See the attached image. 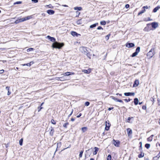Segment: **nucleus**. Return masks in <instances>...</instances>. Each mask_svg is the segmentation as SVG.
I'll use <instances>...</instances> for the list:
<instances>
[{"label": "nucleus", "instance_id": "f257e3e1", "mask_svg": "<svg viewBox=\"0 0 160 160\" xmlns=\"http://www.w3.org/2000/svg\"><path fill=\"white\" fill-rule=\"evenodd\" d=\"M47 38L52 42H54L52 45V47L54 48H58L60 49L64 45V44L63 43H59L55 41V39L53 38L50 37L49 36H48Z\"/></svg>", "mask_w": 160, "mask_h": 160}, {"label": "nucleus", "instance_id": "f03ea898", "mask_svg": "<svg viewBox=\"0 0 160 160\" xmlns=\"http://www.w3.org/2000/svg\"><path fill=\"white\" fill-rule=\"evenodd\" d=\"M154 48H152L147 53V56L149 58H152L154 54Z\"/></svg>", "mask_w": 160, "mask_h": 160}, {"label": "nucleus", "instance_id": "7ed1b4c3", "mask_svg": "<svg viewBox=\"0 0 160 160\" xmlns=\"http://www.w3.org/2000/svg\"><path fill=\"white\" fill-rule=\"evenodd\" d=\"M151 25L154 29H156L158 26V23L156 22H154L148 24H147V26L148 27H149V26Z\"/></svg>", "mask_w": 160, "mask_h": 160}, {"label": "nucleus", "instance_id": "20e7f679", "mask_svg": "<svg viewBox=\"0 0 160 160\" xmlns=\"http://www.w3.org/2000/svg\"><path fill=\"white\" fill-rule=\"evenodd\" d=\"M80 50L81 52L84 53V54H86V53L88 52V51L87 50V48L86 47H82L80 48Z\"/></svg>", "mask_w": 160, "mask_h": 160}, {"label": "nucleus", "instance_id": "39448f33", "mask_svg": "<svg viewBox=\"0 0 160 160\" xmlns=\"http://www.w3.org/2000/svg\"><path fill=\"white\" fill-rule=\"evenodd\" d=\"M113 143L117 147H119L120 144V142L119 141L115 140L113 139Z\"/></svg>", "mask_w": 160, "mask_h": 160}, {"label": "nucleus", "instance_id": "423d86ee", "mask_svg": "<svg viewBox=\"0 0 160 160\" xmlns=\"http://www.w3.org/2000/svg\"><path fill=\"white\" fill-rule=\"evenodd\" d=\"M74 74V73L73 72H67L64 73L63 74H61V75L64 76H69L71 75H73Z\"/></svg>", "mask_w": 160, "mask_h": 160}, {"label": "nucleus", "instance_id": "0eeeda50", "mask_svg": "<svg viewBox=\"0 0 160 160\" xmlns=\"http://www.w3.org/2000/svg\"><path fill=\"white\" fill-rule=\"evenodd\" d=\"M134 44L132 43H127L126 45V47L128 48H132L134 47Z\"/></svg>", "mask_w": 160, "mask_h": 160}, {"label": "nucleus", "instance_id": "6e6552de", "mask_svg": "<svg viewBox=\"0 0 160 160\" xmlns=\"http://www.w3.org/2000/svg\"><path fill=\"white\" fill-rule=\"evenodd\" d=\"M127 132L128 134V136L131 135L132 133V130L130 128H128L127 129Z\"/></svg>", "mask_w": 160, "mask_h": 160}, {"label": "nucleus", "instance_id": "1a4fd4ad", "mask_svg": "<svg viewBox=\"0 0 160 160\" xmlns=\"http://www.w3.org/2000/svg\"><path fill=\"white\" fill-rule=\"evenodd\" d=\"M139 84V81L138 80H136L134 81V83L133 85V87H136L138 86Z\"/></svg>", "mask_w": 160, "mask_h": 160}, {"label": "nucleus", "instance_id": "9d476101", "mask_svg": "<svg viewBox=\"0 0 160 160\" xmlns=\"http://www.w3.org/2000/svg\"><path fill=\"white\" fill-rule=\"evenodd\" d=\"M135 94L134 92H125L124 93V95L125 96H134Z\"/></svg>", "mask_w": 160, "mask_h": 160}, {"label": "nucleus", "instance_id": "9b49d317", "mask_svg": "<svg viewBox=\"0 0 160 160\" xmlns=\"http://www.w3.org/2000/svg\"><path fill=\"white\" fill-rule=\"evenodd\" d=\"M71 35L73 36H76L78 37L79 35H80V34H78L76 32L74 31L71 32Z\"/></svg>", "mask_w": 160, "mask_h": 160}, {"label": "nucleus", "instance_id": "f8f14e48", "mask_svg": "<svg viewBox=\"0 0 160 160\" xmlns=\"http://www.w3.org/2000/svg\"><path fill=\"white\" fill-rule=\"evenodd\" d=\"M47 12L49 15H52L54 14L55 12L52 10H48L47 11Z\"/></svg>", "mask_w": 160, "mask_h": 160}, {"label": "nucleus", "instance_id": "ddd939ff", "mask_svg": "<svg viewBox=\"0 0 160 160\" xmlns=\"http://www.w3.org/2000/svg\"><path fill=\"white\" fill-rule=\"evenodd\" d=\"M82 72L87 74H89L91 72V69H88V70H82Z\"/></svg>", "mask_w": 160, "mask_h": 160}, {"label": "nucleus", "instance_id": "4468645a", "mask_svg": "<svg viewBox=\"0 0 160 160\" xmlns=\"http://www.w3.org/2000/svg\"><path fill=\"white\" fill-rule=\"evenodd\" d=\"M160 9V6H158L157 7H155L153 10V12H156L158 10Z\"/></svg>", "mask_w": 160, "mask_h": 160}, {"label": "nucleus", "instance_id": "2eb2a0df", "mask_svg": "<svg viewBox=\"0 0 160 160\" xmlns=\"http://www.w3.org/2000/svg\"><path fill=\"white\" fill-rule=\"evenodd\" d=\"M154 136L153 135H151L147 139V140L148 141L151 142L152 141L153 139V138Z\"/></svg>", "mask_w": 160, "mask_h": 160}, {"label": "nucleus", "instance_id": "dca6fc26", "mask_svg": "<svg viewBox=\"0 0 160 160\" xmlns=\"http://www.w3.org/2000/svg\"><path fill=\"white\" fill-rule=\"evenodd\" d=\"M74 9L76 10L81 11L82 10V8L79 7H75L74 8Z\"/></svg>", "mask_w": 160, "mask_h": 160}, {"label": "nucleus", "instance_id": "f3484780", "mask_svg": "<svg viewBox=\"0 0 160 160\" xmlns=\"http://www.w3.org/2000/svg\"><path fill=\"white\" fill-rule=\"evenodd\" d=\"M94 148L95 149V151L93 152V154L94 155H96L97 154V152L98 150V148L97 147H95Z\"/></svg>", "mask_w": 160, "mask_h": 160}, {"label": "nucleus", "instance_id": "a211bd4d", "mask_svg": "<svg viewBox=\"0 0 160 160\" xmlns=\"http://www.w3.org/2000/svg\"><path fill=\"white\" fill-rule=\"evenodd\" d=\"M98 23H95L93 24L92 25L90 26V28H92L94 27H95L96 26L98 25Z\"/></svg>", "mask_w": 160, "mask_h": 160}, {"label": "nucleus", "instance_id": "6ab92c4d", "mask_svg": "<svg viewBox=\"0 0 160 160\" xmlns=\"http://www.w3.org/2000/svg\"><path fill=\"white\" fill-rule=\"evenodd\" d=\"M138 102V98H136L134 99V103L135 105H137Z\"/></svg>", "mask_w": 160, "mask_h": 160}, {"label": "nucleus", "instance_id": "aec40b11", "mask_svg": "<svg viewBox=\"0 0 160 160\" xmlns=\"http://www.w3.org/2000/svg\"><path fill=\"white\" fill-rule=\"evenodd\" d=\"M88 128L86 127H83L82 128L81 130L83 132H84L87 131Z\"/></svg>", "mask_w": 160, "mask_h": 160}, {"label": "nucleus", "instance_id": "412c9836", "mask_svg": "<svg viewBox=\"0 0 160 160\" xmlns=\"http://www.w3.org/2000/svg\"><path fill=\"white\" fill-rule=\"evenodd\" d=\"M145 11H146L145 9H142L141 11H140L138 13V15L139 16L140 15L142 14V13L144 12Z\"/></svg>", "mask_w": 160, "mask_h": 160}, {"label": "nucleus", "instance_id": "4be33fe9", "mask_svg": "<svg viewBox=\"0 0 160 160\" xmlns=\"http://www.w3.org/2000/svg\"><path fill=\"white\" fill-rule=\"evenodd\" d=\"M108 126H107V123H106V127L105 128V129L107 131L109 129V127H110L109 123H108Z\"/></svg>", "mask_w": 160, "mask_h": 160}, {"label": "nucleus", "instance_id": "5701e85b", "mask_svg": "<svg viewBox=\"0 0 160 160\" xmlns=\"http://www.w3.org/2000/svg\"><path fill=\"white\" fill-rule=\"evenodd\" d=\"M144 153L142 152H141V153L138 155V157L139 158H142L144 157Z\"/></svg>", "mask_w": 160, "mask_h": 160}, {"label": "nucleus", "instance_id": "b1692460", "mask_svg": "<svg viewBox=\"0 0 160 160\" xmlns=\"http://www.w3.org/2000/svg\"><path fill=\"white\" fill-rule=\"evenodd\" d=\"M54 132V129L51 128V130L50 132V134L51 136H52L53 135Z\"/></svg>", "mask_w": 160, "mask_h": 160}, {"label": "nucleus", "instance_id": "393cba45", "mask_svg": "<svg viewBox=\"0 0 160 160\" xmlns=\"http://www.w3.org/2000/svg\"><path fill=\"white\" fill-rule=\"evenodd\" d=\"M140 51V47H138L137 48L135 52H136L138 54V52Z\"/></svg>", "mask_w": 160, "mask_h": 160}, {"label": "nucleus", "instance_id": "a878e982", "mask_svg": "<svg viewBox=\"0 0 160 160\" xmlns=\"http://www.w3.org/2000/svg\"><path fill=\"white\" fill-rule=\"evenodd\" d=\"M83 150H81L80 152L79 157L80 158H81L82 157L83 153Z\"/></svg>", "mask_w": 160, "mask_h": 160}, {"label": "nucleus", "instance_id": "bb28decb", "mask_svg": "<svg viewBox=\"0 0 160 160\" xmlns=\"http://www.w3.org/2000/svg\"><path fill=\"white\" fill-rule=\"evenodd\" d=\"M25 18L26 19V20H27L31 18H32V17L31 16H29L26 17H25Z\"/></svg>", "mask_w": 160, "mask_h": 160}, {"label": "nucleus", "instance_id": "cd10ccee", "mask_svg": "<svg viewBox=\"0 0 160 160\" xmlns=\"http://www.w3.org/2000/svg\"><path fill=\"white\" fill-rule=\"evenodd\" d=\"M111 98H112V99H113V100H114L115 101H116V102H118V99L116 98H115V97H113V96H111Z\"/></svg>", "mask_w": 160, "mask_h": 160}, {"label": "nucleus", "instance_id": "c85d7f7f", "mask_svg": "<svg viewBox=\"0 0 160 160\" xmlns=\"http://www.w3.org/2000/svg\"><path fill=\"white\" fill-rule=\"evenodd\" d=\"M100 24L102 25H104L106 24V22L105 21H102L100 22Z\"/></svg>", "mask_w": 160, "mask_h": 160}, {"label": "nucleus", "instance_id": "c756f323", "mask_svg": "<svg viewBox=\"0 0 160 160\" xmlns=\"http://www.w3.org/2000/svg\"><path fill=\"white\" fill-rule=\"evenodd\" d=\"M138 54L136 52H134L132 54V55L131 56L132 57H134L136 56Z\"/></svg>", "mask_w": 160, "mask_h": 160}, {"label": "nucleus", "instance_id": "7c9ffc66", "mask_svg": "<svg viewBox=\"0 0 160 160\" xmlns=\"http://www.w3.org/2000/svg\"><path fill=\"white\" fill-rule=\"evenodd\" d=\"M68 124L69 123L68 122H67L66 123H65L63 125V127L65 128H67V126L68 125Z\"/></svg>", "mask_w": 160, "mask_h": 160}, {"label": "nucleus", "instance_id": "2f4dec72", "mask_svg": "<svg viewBox=\"0 0 160 160\" xmlns=\"http://www.w3.org/2000/svg\"><path fill=\"white\" fill-rule=\"evenodd\" d=\"M150 144H148V143H147V144H146L145 145V147L147 148V149H148L150 147Z\"/></svg>", "mask_w": 160, "mask_h": 160}, {"label": "nucleus", "instance_id": "473e14b6", "mask_svg": "<svg viewBox=\"0 0 160 160\" xmlns=\"http://www.w3.org/2000/svg\"><path fill=\"white\" fill-rule=\"evenodd\" d=\"M23 139L22 138L20 139L19 142V144L20 145L22 146V144Z\"/></svg>", "mask_w": 160, "mask_h": 160}, {"label": "nucleus", "instance_id": "72a5a7b5", "mask_svg": "<svg viewBox=\"0 0 160 160\" xmlns=\"http://www.w3.org/2000/svg\"><path fill=\"white\" fill-rule=\"evenodd\" d=\"M111 156L110 155H108L107 158V160H111Z\"/></svg>", "mask_w": 160, "mask_h": 160}, {"label": "nucleus", "instance_id": "f704fd0d", "mask_svg": "<svg viewBox=\"0 0 160 160\" xmlns=\"http://www.w3.org/2000/svg\"><path fill=\"white\" fill-rule=\"evenodd\" d=\"M87 56L88 58H89L90 59L91 58V57H90V53H89V52H87L86 54H85Z\"/></svg>", "mask_w": 160, "mask_h": 160}, {"label": "nucleus", "instance_id": "c9c22d12", "mask_svg": "<svg viewBox=\"0 0 160 160\" xmlns=\"http://www.w3.org/2000/svg\"><path fill=\"white\" fill-rule=\"evenodd\" d=\"M33 50H34V49L33 48H29L27 50V52H28L31 51H33Z\"/></svg>", "mask_w": 160, "mask_h": 160}, {"label": "nucleus", "instance_id": "e433bc0d", "mask_svg": "<svg viewBox=\"0 0 160 160\" xmlns=\"http://www.w3.org/2000/svg\"><path fill=\"white\" fill-rule=\"evenodd\" d=\"M22 3V2L21 1H18V2H14V4L15 5V4H20Z\"/></svg>", "mask_w": 160, "mask_h": 160}, {"label": "nucleus", "instance_id": "4c0bfd02", "mask_svg": "<svg viewBox=\"0 0 160 160\" xmlns=\"http://www.w3.org/2000/svg\"><path fill=\"white\" fill-rule=\"evenodd\" d=\"M51 122L52 124H56V121L54 120L53 119H52L51 120Z\"/></svg>", "mask_w": 160, "mask_h": 160}, {"label": "nucleus", "instance_id": "58836bf2", "mask_svg": "<svg viewBox=\"0 0 160 160\" xmlns=\"http://www.w3.org/2000/svg\"><path fill=\"white\" fill-rule=\"evenodd\" d=\"M20 22H21V20H20V19H19L18 20H16L15 22V23L16 24H17Z\"/></svg>", "mask_w": 160, "mask_h": 160}, {"label": "nucleus", "instance_id": "ea45409f", "mask_svg": "<svg viewBox=\"0 0 160 160\" xmlns=\"http://www.w3.org/2000/svg\"><path fill=\"white\" fill-rule=\"evenodd\" d=\"M133 117H131V118L130 117H128L127 119L126 120V121L128 122H130V120L131 118H133Z\"/></svg>", "mask_w": 160, "mask_h": 160}, {"label": "nucleus", "instance_id": "a19ab883", "mask_svg": "<svg viewBox=\"0 0 160 160\" xmlns=\"http://www.w3.org/2000/svg\"><path fill=\"white\" fill-rule=\"evenodd\" d=\"M90 103L88 102H86L85 103V105L86 106H88L89 105Z\"/></svg>", "mask_w": 160, "mask_h": 160}, {"label": "nucleus", "instance_id": "79ce46f5", "mask_svg": "<svg viewBox=\"0 0 160 160\" xmlns=\"http://www.w3.org/2000/svg\"><path fill=\"white\" fill-rule=\"evenodd\" d=\"M20 19L21 20V22H23L26 21V19L25 17L24 18H20Z\"/></svg>", "mask_w": 160, "mask_h": 160}, {"label": "nucleus", "instance_id": "37998d69", "mask_svg": "<svg viewBox=\"0 0 160 160\" xmlns=\"http://www.w3.org/2000/svg\"><path fill=\"white\" fill-rule=\"evenodd\" d=\"M90 150V149H88V150H86V153H87L86 154H85V156L86 157L87 155H89V156H90V155L89 154H88V152Z\"/></svg>", "mask_w": 160, "mask_h": 160}, {"label": "nucleus", "instance_id": "c03bdc74", "mask_svg": "<svg viewBox=\"0 0 160 160\" xmlns=\"http://www.w3.org/2000/svg\"><path fill=\"white\" fill-rule=\"evenodd\" d=\"M58 78V79H57V80H59L58 79H59V78H61V79L60 80H61V81H63V80H64V79L63 78V76L61 77V78Z\"/></svg>", "mask_w": 160, "mask_h": 160}, {"label": "nucleus", "instance_id": "a18cd8bd", "mask_svg": "<svg viewBox=\"0 0 160 160\" xmlns=\"http://www.w3.org/2000/svg\"><path fill=\"white\" fill-rule=\"evenodd\" d=\"M42 108H43L41 106L38 107V112H39L42 109Z\"/></svg>", "mask_w": 160, "mask_h": 160}, {"label": "nucleus", "instance_id": "49530a36", "mask_svg": "<svg viewBox=\"0 0 160 160\" xmlns=\"http://www.w3.org/2000/svg\"><path fill=\"white\" fill-rule=\"evenodd\" d=\"M73 109H72L70 114H69L68 115V117H70L72 115V113H73Z\"/></svg>", "mask_w": 160, "mask_h": 160}, {"label": "nucleus", "instance_id": "de8ad7c7", "mask_svg": "<svg viewBox=\"0 0 160 160\" xmlns=\"http://www.w3.org/2000/svg\"><path fill=\"white\" fill-rule=\"evenodd\" d=\"M22 65L23 66H25V65H27V66H30V64H29V63H27V64H22Z\"/></svg>", "mask_w": 160, "mask_h": 160}, {"label": "nucleus", "instance_id": "09e8293b", "mask_svg": "<svg viewBox=\"0 0 160 160\" xmlns=\"http://www.w3.org/2000/svg\"><path fill=\"white\" fill-rule=\"evenodd\" d=\"M125 101L127 102H128L130 101V99H125L124 100Z\"/></svg>", "mask_w": 160, "mask_h": 160}, {"label": "nucleus", "instance_id": "8fccbe9b", "mask_svg": "<svg viewBox=\"0 0 160 160\" xmlns=\"http://www.w3.org/2000/svg\"><path fill=\"white\" fill-rule=\"evenodd\" d=\"M32 1L35 3H37L38 2V0H32Z\"/></svg>", "mask_w": 160, "mask_h": 160}, {"label": "nucleus", "instance_id": "3c124183", "mask_svg": "<svg viewBox=\"0 0 160 160\" xmlns=\"http://www.w3.org/2000/svg\"><path fill=\"white\" fill-rule=\"evenodd\" d=\"M125 7L126 8H128L129 7V5L128 4H126L125 5Z\"/></svg>", "mask_w": 160, "mask_h": 160}, {"label": "nucleus", "instance_id": "603ef678", "mask_svg": "<svg viewBox=\"0 0 160 160\" xmlns=\"http://www.w3.org/2000/svg\"><path fill=\"white\" fill-rule=\"evenodd\" d=\"M110 36V35H108L106 36V38L107 40H108L109 38V37Z\"/></svg>", "mask_w": 160, "mask_h": 160}, {"label": "nucleus", "instance_id": "864d4df0", "mask_svg": "<svg viewBox=\"0 0 160 160\" xmlns=\"http://www.w3.org/2000/svg\"><path fill=\"white\" fill-rule=\"evenodd\" d=\"M142 8H143V9H145V8L148 9L149 8V7L148 6H146L143 7Z\"/></svg>", "mask_w": 160, "mask_h": 160}, {"label": "nucleus", "instance_id": "5fc2aeb1", "mask_svg": "<svg viewBox=\"0 0 160 160\" xmlns=\"http://www.w3.org/2000/svg\"><path fill=\"white\" fill-rule=\"evenodd\" d=\"M142 108L143 110H145L146 109V107L145 106H143L142 107Z\"/></svg>", "mask_w": 160, "mask_h": 160}, {"label": "nucleus", "instance_id": "6e6d98bb", "mask_svg": "<svg viewBox=\"0 0 160 160\" xmlns=\"http://www.w3.org/2000/svg\"><path fill=\"white\" fill-rule=\"evenodd\" d=\"M97 29L98 30L103 29L102 28L101 26H99L98 28Z\"/></svg>", "mask_w": 160, "mask_h": 160}, {"label": "nucleus", "instance_id": "4d7b16f0", "mask_svg": "<svg viewBox=\"0 0 160 160\" xmlns=\"http://www.w3.org/2000/svg\"><path fill=\"white\" fill-rule=\"evenodd\" d=\"M118 102L122 103H123V102L121 100H119V99H118Z\"/></svg>", "mask_w": 160, "mask_h": 160}, {"label": "nucleus", "instance_id": "13d9d810", "mask_svg": "<svg viewBox=\"0 0 160 160\" xmlns=\"http://www.w3.org/2000/svg\"><path fill=\"white\" fill-rule=\"evenodd\" d=\"M4 72V70L3 69H2L0 70V74Z\"/></svg>", "mask_w": 160, "mask_h": 160}, {"label": "nucleus", "instance_id": "bf43d9fd", "mask_svg": "<svg viewBox=\"0 0 160 160\" xmlns=\"http://www.w3.org/2000/svg\"><path fill=\"white\" fill-rule=\"evenodd\" d=\"M81 115H82V113H79V114L77 116V117L78 118L80 117V116H81Z\"/></svg>", "mask_w": 160, "mask_h": 160}, {"label": "nucleus", "instance_id": "052dcab7", "mask_svg": "<svg viewBox=\"0 0 160 160\" xmlns=\"http://www.w3.org/2000/svg\"><path fill=\"white\" fill-rule=\"evenodd\" d=\"M9 88L10 87H6V89L8 91L9 90Z\"/></svg>", "mask_w": 160, "mask_h": 160}, {"label": "nucleus", "instance_id": "680f3d73", "mask_svg": "<svg viewBox=\"0 0 160 160\" xmlns=\"http://www.w3.org/2000/svg\"><path fill=\"white\" fill-rule=\"evenodd\" d=\"M48 6H49V8H53V7L52 6V5L51 4H49Z\"/></svg>", "mask_w": 160, "mask_h": 160}, {"label": "nucleus", "instance_id": "e2e57ef3", "mask_svg": "<svg viewBox=\"0 0 160 160\" xmlns=\"http://www.w3.org/2000/svg\"><path fill=\"white\" fill-rule=\"evenodd\" d=\"M113 107H112V108H109L108 109V110H109V111H110L112 109H113Z\"/></svg>", "mask_w": 160, "mask_h": 160}, {"label": "nucleus", "instance_id": "0e129e2a", "mask_svg": "<svg viewBox=\"0 0 160 160\" xmlns=\"http://www.w3.org/2000/svg\"><path fill=\"white\" fill-rule=\"evenodd\" d=\"M11 94V92H9V90L8 91V95H9Z\"/></svg>", "mask_w": 160, "mask_h": 160}, {"label": "nucleus", "instance_id": "69168bd1", "mask_svg": "<svg viewBox=\"0 0 160 160\" xmlns=\"http://www.w3.org/2000/svg\"><path fill=\"white\" fill-rule=\"evenodd\" d=\"M151 100L152 102H154V99L153 98H151Z\"/></svg>", "mask_w": 160, "mask_h": 160}, {"label": "nucleus", "instance_id": "338daca9", "mask_svg": "<svg viewBox=\"0 0 160 160\" xmlns=\"http://www.w3.org/2000/svg\"><path fill=\"white\" fill-rule=\"evenodd\" d=\"M158 157V158H159V157H160V152H159V153L158 154V156H157V157Z\"/></svg>", "mask_w": 160, "mask_h": 160}, {"label": "nucleus", "instance_id": "774afa93", "mask_svg": "<svg viewBox=\"0 0 160 160\" xmlns=\"http://www.w3.org/2000/svg\"><path fill=\"white\" fill-rule=\"evenodd\" d=\"M75 119L74 118H72L71 119V121L72 122L73 121H74Z\"/></svg>", "mask_w": 160, "mask_h": 160}]
</instances>
